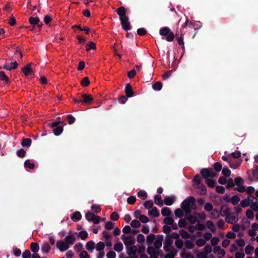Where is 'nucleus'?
<instances>
[{
    "label": "nucleus",
    "mask_w": 258,
    "mask_h": 258,
    "mask_svg": "<svg viewBox=\"0 0 258 258\" xmlns=\"http://www.w3.org/2000/svg\"><path fill=\"white\" fill-rule=\"evenodd\" d=\"M81 218H82V215H81L80 212H78V211H76V212H74L71 217V219L73 221L80 220L81 219Z\"/></svg>",
    "instance_id": "obj_26"
},
{
    "label": "nucleus",
    "mask_w": 258,
    "mask_h": 258,
    "mask_svg": "<svg viewBox=\"0 0 258 258\" xmlns=\"http://www.w3.org/2000/svg\"><path fill=\"white\" fill-rule=\"evenodd\" d=\"M219 217V213L217 209H215L211 213V217L212 219H216Z\"/></svg>",
    "instance_id": "obj_46"
},
{
    "label": "nucleus",
    "mask_w": 258,
    "mask_h": 258,
    "mask_svg": "<svg viewBox=\"0 0 258 258\" xmlns=\"http://www.w3.org/2000/svg\"><path fill=\"white\" fill-rule=\"evenodd\" d=\"M162 85L160 82H156L152 85V88L155 91H160L161 90Z\"/></svg>",
    "instance_id": "obj_31"
},
{
    "label": "nucleus",
    "mask_w": 258,
    "mask_h": 258,
    "mask_svg": "<svg viewBox=\"0 0 258 258\" xmlns=\"http://www.w3.org/2000/svg\"><path fill=\"white\" fill-rule=\"evenodd\" d=\"M201 174L204 179H208L209 177H215L217 176V173L213 171L212 168H203L201 170Z\"/></svg>",
    "instance_id": "obj_4"
},
{
    "label": "nucleus",
    "mask_w": 258,
    "mask_h": 258,
    "mask_svg": "<svg viewBox=\"0 0 258 258\" xmlns=\"http://www.w3.org/2000/svg\"><path fill=\"white\" fill-rule=\"evenodd\" d=\"M171 212L168 208L164 207L161 210V214L165 217H167L170 215Z\"/></svg>",
    "instance_id": "obj_32"
},
{
    "label": "nucleus",
    "mask_w": 258,
    "mask_h": 258,
    "mask_svg": "<svg viewBox=\"0 0 258 258\" xmlns=\"http://www.w3.org/2000/svg\"><path fill=\"white\" fill-rule=\"evenodd\" d=\"M127 249V253L128 255L132 256V255H135L136 254V253L137 252L138 249L136 246L135 245H132L131 246H129L128 245V248L126 247Z\"/></svg>",
    "instance_id": "obj_14"
},
{
    "label": "nucleus",
    "mask_w": 258,
    "mask_h": 258,
    "mask_svg": "<svg viewBox=\"0 0 258 258\" xmlns=\"http://www.w3.org/2000/svg\"><path fill=\"white\" fill-rule=\"evenodd\" d=\"M246 216L249 219L252 220L254 218V214L253 211L250 209H248L246 211Z\"/></svg>",
    "instance_id": "obj_48"
},
{
    "label": "nucleus",
    "mask_w": 258,
    "mask_h": 258,
    "mask_svg": "<svg viewBox=\"0 0 258 258\" xmlns=\"http://www.w3.org/2000/svg\"><path fill=\"white\" fill-rule=\"evenodd\" d=\"M229 164L230 167L231 168L236 169L240 165L241 163L239 162H231L229 161Z\"/></svg>",
    "instance_id": "obj_57"
},
{
    "label": "nucleus",
    "mask_w": 258,
    "mask_h": 258,
    "mask_svg": "<svg viewBox=\"0 0 258 258\" xmlns=\"http://www.w3.org/2000/svg\"><path fill=\"white\" fill-rule=\"evenodd\" d=\"M91 210L93 211V213H98L101 211V209L99 206L96 205H93L91 207Z\"/></svg>",
    "instance_id": "obj_59"
},
{
    "label": "nucleus",
    "mask_w": 258,
    "mask_h": 258,
    "mask_svg": "<svg viewBox=\"0 0 258 258\" xmlns=\"http://www.w3.org/2000/svg\"><path fill=\"white\" fill-rule=\"evenodd\" d=\"M31 63L27 64L22 70V72L26 76L34 74L33 71L31 68Z\"/></svg>",
    "instance_id": "obj_9"
},
{
    "label": "nucleus",
    "mask_w": 258,
    "mask_h": 258,
    "mask_svg": "<svg viewBox=\"0 0 258 258\" xmlns=\"http://www.w3.org/2000/svg\"><path fill=\"white\" fill-rule=\"evenodd\" d=\"M222 168V164L220 162H216L214 164V169L216 172H220Z\"/></svg>",
    "instance_id": "obj_53"
},
{
    "label": "nucleus",
    "mask_w": 258,
    "mask_h": 258,
    "mask_svg": "<svg viewBox=\"0 0 258 258\" xmlns=\"http://www.w3.org/2000/svg\"><path fill=\"white\" fill-rule=\"evenodd\" d=\"M155 236L153 234H150L149 235H148L147 237V244L148 245L151 244L153 242L155 239Z\"/></svg>",
    "instance_id": "obj_38"
},
{
    "label": "nucleus",
    "mask_w": 258,
    "mask_h": 258,
    "mask_svg": "<svg viewBox=\"0 0 258 258\" xmlns=\"http://www.w3.org/2000/svg\"><path fill=\"white\" fill-rule=\"evenodd\" d=\"M155 203L159 207H162L163 205V202L161 199V196L159 195H155L154 197Z\"/></svg>",
    "instance_id": "obj_19"
},
{
    "label": "nucleus",
    "mask_w": 258,
    "mask_h": 258,
    "mask_svg": "<svg viewBox=\"0 0 258 258\" xmlns=\"http://www.w3.org/2000/svg\"><path fill=\"white\" fill-rule=\"evenodd\" d=\"M214 252L218 253V255L224 256L225 254V251L224 249H221L220 246H216L214 248Z\"/></svg>",
    "instance_id": "obj_16"
},
{
    "label": "nucleus",
    "mask_w": 258,
    "mask_h": 258,
    "mask_svg": "<svg viewBox=\"0 0 258 258\" xmlns=\"http://www.w3.org/2000/svg\"><path fill=\"white\" fill-rule=\"evenodd\" d=\"M205 210L208 212L211 211L213 209V205L211 203H206L205 204Z\"/></svg>",
    "instance_id": "obj_64"
},
{
    "label": "nucleus",
    "mask_w": 258,
    "mask_h": 258,
    "mask_svg": "<svg viewBox=\"0 0 258 258\" xmlns=\"http://www.w3.org/2000/svg\"><path fill=\"white\" fill-rule=\"evenodd\" d=\"M86 51H89L91 49H96V45L95 43L93 42L90 41L89 42L86 46Z\"/></svg>",
    "instance_id": "obj_34"
},
{
    "label": "nucleus",
    "mask_w": 258,
    "mask_h": 258,
    "mask_svg": "<svg viewBox=\"0 0 258 258\" xmlns=\"http://www.w3.org/2000/svg\"><path fill=\"white\" fill-rule=\"evenodd\" d=\"M206 183L208 185V186L210 187L213 188L215 187L216 184V182L215 180L211 179H206Z\"/></svg>",
    "instance_id": "obj_39"
},
{
    "label": "nucleus",
    "mask_w": 258,
    "mask_h": 258,
    "mask_svg": "<svg viewBox=\"0 0 258 258\" xmlns=\"http://www.w3.org/2000/svg\"><path fill=\"white\" fill-rule=\"evenodd\" d=\"M197 192L201 195H205L207 193V189L203 183L197 185Z\"/></svg>",
    "instance_id": "obj_12"
},
{
    "label": "nucleus",
    "mask_w": 258,
    "mask_h": 258,
    "mask_svg": "<svg viewBox=\"0 0 258 258\" xmlns=\"http://www.w3.org/2000/svg\"><path fill=\"white\" fill-rule=\"evenodd\" d=\"M250 203L249 197H247L241 201L240 205L243 208H245L250 206Z\"/></svg>",
    "instance_id": "obj_22"
},
{
    "label": "nucleus",
    "mask_w": 258,
    "mask_h": 258,
    "mask_svg": "<svg viewBox=\"0 0 258 258\" xmlns=\"http://www.w3.org/2000/svg\"><path fill=\"white\" fill-rule=\"evenodd\" d=\"M26 151L22 148L17 152V155L20 158H23L25 156Z\"/></svg>",
    "instance_id": "obj_56"
},
{
    "label": "nucleus",
    "mask_w": 258,
    "mask_h": 258,
    "mask_svg": "<svg viewBox=\"0 0 258 258\" xmlns=\"http://www.w3.org/2000/svg\"><path fill=\"white\" fill-rule=\"evenodd\" d=\"M207 228L210 229L212 232L216 231V228L214 223L212 221H207L206 222Z\"/></svg>",
    "instance_id": "obj_27"
},
{
    "label": "nucleus",
    "mask_w": 258,
    "mask_h": 258,
    "mask_svg": "<svg viewBox=\"0 0 258 258\" xmlns=\"http://www.w3.org/2000/svg\"><path fill=\"white\" fill-rule=\"evenodd\" d=\"M65 123L63 121H55L51 123L50 126L53 128L52 131L55 136L60 135L63 131V126Z\"/></svg>",
    "instance_id": "obj_3"
},
{
    "label": "nucleus",
    "mask_w": 258,
    "mask_h": 258,
    "mask_svg": "<svg viewBox=\"0 0 258 258\" xmlns=\"http://www.w3.org/2000/svg\"><path fill=\"white\" fill-rule=\"evenodd\" d=\"M148 214L154 217H158L160 215L159 212L156 207H153L151 210L149 211Z\"/></svg>",
    "instance_id": "obj_21"
},
{
    "label": "nucleus",
    "mask_w": 258,
    "mask_h": 258,
    "mask_svg": "<svg viewBox=\"0 0 258 258\" xmlns=\"http://www.w3.org/2000/svg\"><path fill=\"white\" fill-rule=\"evenodd\" d=\"M81 84L83 87H87L90 84V81L88 77H86L83 78L81 82Z\"/></svg>",
    "instance_id": "obj_43"
},
{
    "label": "nucleus",
    "mask_w": 258,
    "mask_h": 258,
    "mask_svg": "<svg viewBox=\"0 0 258 258\" xmlns=\"http://www.w3.org/2000/svg\"><path fill=\"white\" fill-rule=\"evenodd\" d=\"M18 63L17 62V61L12 62L10 63L5 64L3 67H1L0 69H6L8 71H11L12 70L16 69L18 67Z\"/></svg>",
    "instance_id": "obj_7"
},
{
    "label": "nucleus",
    "mask_w": 258,
    "mask_h": 258,
    "mask_svg": "<svg viewBox=\"0 0 258 258\" xmlns=\"http://www.w3.org/2000/svg\"><path fill=\"white\" fill-rule=\"evenodd\" d=\"M170 32V29L167 27L160 29L159 33L161 36H167Z\"/></svg>",
    "instance_id": "obj_23"
},
{
    "label": "nucleus",
    "mask_w": 258,
    "mask_h": 258,
    "mask_svg": "<svg viewBox=\"0 0 258 258\" xmlns=\"http://www.w3.org/2000/svg\"><path fill=\"white\" fill-rule=\"evenodd\" d=\"M39 18L37 17H30L29 19V23L33 25H37L39 22Z\"/></svg>",
    "instance_id": "obj_33"
},
{
    "label": "nucleus",
    "mask_w": 258,
    "mask_h": 258,
    "mask_svg": "<svg viewBox=\"0 0 258 258\" xmlns=\"http://www.w3.org/2000/svg\"><path fill=\"white\" fill-rule=\"evenodd\" d=\"M31 251L34 253H37L39 250V246L38 243L32 242L31 244Z\"/></svg>",
    "instance_id": "obj_25"
},
{
    "label": "nucleus",
    "mask_w": 258,
    "mask_h": 258,
    "mask_svg": "<svg viewBox=\"0 0 258 258\" xmlns=\"http://www.w3.org/2000/svg\"><path fill=\"white\" fill-rule=\"evenodd\" d=\"M164 223L166 225H171L173 224V222H174V220L171 217H166L163 220Z\"/></svg>",
    "instance_id": "obj_55"
},
{
    "label": "nucleus",
    "mask_w": 258,
    "mask_h": 258,
    "mask_svg": "<svg viewBox=\"0 0 258 258\" xmlns=\"http://www.w3.org/2000/svg\"><path fill=\"white\" fill-rule=\"evenodd\" d=\"M119 16V20L122 29L125 31L131 30V26L129 22V18L126 15V10L123 6L119 7L115 11Z\"/></svg>",
    "instance_id": "obj_1"
},
{
    "label": "nucleus",
    "mask_w": 258,
    "mask_h": 258,
    "mask_svg": "<svg viewBox=\"0 0 258 258\" xmlns=\"http://www.w3.org/2000/svg\"><path fill=\"white\" fill-rule=\"evenodd\" d=\"M64 240L68 245H72L74 243L75 238L72 235H67L66 236Z\"/></svg>",
    "instance_id": "obj_30"
},
{
    "label": "nucleus",
    "mask_w": 258,
    "mask_h": 258,
    "mask_svg": "<svg viewBox=\"0 0 258 258\" xmlns=\"http://www.w3.org/2000/svg\"><path fill=\"white\" fill-rule=\"evenodd\" d=\"M174 201V197H166L164 199V203L167 206H171L173 204Z\"/></svg>",
    "instance_id": "obj_17"
},
{
    "label": "nucleus",
    "mask_w": 258,
    "mask_h": 258,
    "mask_svg": "<svg viewBox=\"0 0 258 258\" xmlns=\"http://www.w3.org/2000/svg\"><path fill=\"white\" fill-rule=\"evenodd\" d=\"M235 185V183H234L233 179L231 178H230L228 179L226 187L228 189H230L231 187H233Z\"/></svg>",
    "instance_id": "obj_63"
},
{
    "label": "nucleus",
    "mask_w": 258,
    "mask_h": 258,
    "mask_svg": "<svg viewBox=\"0 0 258 258\" xmlns=\"http://www.w3.org/2000/svg\"><path fill=\"white\" fill-rule=\"evenodd\" d=\"M24 167L26 168L33 169L35 167V164L33 163H31L29 160H26L24 162Z\"/></svg>",
    "instance_id": "obj_35"
},
{
    "label": "nucleus",
    "mask_w": 258,
    "mask_h": 258,
    "mask_svg": "<svg viewBox=\"0 0 258 258\" xmlns=\"http://www.w3.org/2000/svg\"><path fill=\"white\" fill-rule=\"evenodd\" d=\"M184 243L185 247L187 249H192L195 246L194 243L189 240H186Z\"/></svg>",
    "instance_id": "obj_37"
},
{
    "label": "nucleus",
    "mask_w": 258,
    "mask_h": 258,
    "mask_svg": "<svg viewBox=\"0 0 258 258\" xmlns=\"http://www.w3.org/2000/svg\"><path fill=\"white\" fill-rule=\"evenodd\" d=\"M235 184L238 186L242 185L244 183L243 179L241 177H237L234 179Z\"/></svg>",
    "instance_id": "obj_52"
},
{
    "label": "nucleus",
    "mask_w": 258,
    "mask_h": 258,
    "mask_svg": "<svg viewBox=\"0 0 258 258\" xmlns=\"http://www.w3.org/2000/svg\"><path fill=\"white\" fill-rule=\"evenodd\" d=\"M240 201V198L237 196H233L231 198L230 202L234 205H236Z\"/></svg>",
    "instance_id": "obj_40"
},
{
    "label": "nucleus",
    "mask_w": 258,
    "mask_h": 258,
    "mask_svg": "<svg viewBox=\"0 0 258 258\" xmlns=\"http://www.w3.org/2000/svg\"><path fill=\"white\" fill-rule=\"evenodd\" d=\"M32 143V140L30 138H24L21 142V145L24 147H29Z\"/></svg>",
    "instance_id": "obj_18"
},
{
    "label": "nucleus",
    "mask_w": 258,
    "mask_h": 258,
    "mask_svg": "<svg viewBox=\"0 0 258 258\" xmlns=\"http://www.w3.org/2000/svg\"><path fill=\"white\" fill-rule=\"evenodd\" d=\"M163 240V236L162 235H158L157 239L154 243L155 247L157 249H159L161 247L162 242Z\"/></svg>",
    "instance_id": "obj_11"
},
{
    "label": "nucleus",
    "mask_w": 258,
    "mask_h": 258,
    "mask_svg": "<svg viewBox=\"0 0 258 258\" xmlns=\"http://www.w3.org/2000/svg\"><path fill=\"white\" fill-rule=\"evenodd\" d=\"M136 201V198L135 196H131L127 199V203L128 204L133 205Z\"/></svg>",
    "instance_id": "obj_62"
},
{
    "label": "nucleus",
    "mask_w": 258,
    "mask_h": 258,
    "mask_svg": "<svg viewBox=\"0 0 258 258\" xmlns=\"http://www.w3.org/2000/svg\"><path fill=\"white\" fill-rule=\"evenodd\" d=\"M174 213L175 216L180 218H181L184 216L183 210L179 208L176 209Z\"/></svg>",
    "instance_id": "obj_41"
},
{
    "label": "nucleus",
    "mask_w": 258,
    "mask_h": 258,
    "mask_svg": "<svg viewBox=\"0 0 258 258\" xmlns=\"http://www.w3.org/2000/svg\"><path fill=\"white\" fill-rule=\"evenodd\" d=\"M131 226L133 228H139L141 226L140 222L138 220H134L131 223Z\"/></svg>",
    "instance_id": "obj_44"
},
{
    "label": "nucleus",
    "mask_w": 258,
    "mask_h": 258,
    "mask_svg": "<svg viewBox=\"0 0 258 258\" xmlns=\"http://www.w3.org/2000/svg\"><path fill=\"white\" fill-rule=\"evenodd\" d=\"M237 219V215L235 213H229L227 215L225 220L226 222L229 223H232L233 221H234Z\"/></svg>",
    "instance_id": "obj_10"
},
{
    "label": "nucleus",
    "mask_w": 258,
    "mask_h": 258,
    "mask_svg": "<svg viewBox=\"0 0 258 258\" xmlns=\"http://www.w3.org/2000/svg\"><path fill=\"white\" fill-rule=\"evenodd\" d=\"M153 201L151 200L147 201L144 204L145 208L147 209H151L153 207Z\"/></svg>",
    "instance_id": "obj_50"
},
{
    "label": "nucleus",
    "mask_w": 258,
    "mask_h": 258,
    "mask_svg": "<svg viewBox=\"0 0 258 258\" xmlns=\"http://www.w3.org/2000/svg\"><path fill=\"white\" fill-rule=\"evenodd\" d=\"M94 213L88 211L85 214V218L88 221H91L94 216Z\"/></svg>",
    "instance_id": "obj_54"
},
{
    "label": "nucleus",
    "mask_w": 258,
    "mask_h": 258,
    "mask_svg": "<svg viewBox=\"0 0 258 258\" xmlns=\"http://www.w3.org/2000/svg\"><path fill=\"white\" fill-rule=\"evenodd\" d=\"M222 173L225 177H229L231 175V171L227 168H224L222 169Z\"/></svg>",
    "instance_id": "obj_51"
},
{
    "label": "nucleus",
    "mask_w": 258,
    "mask_h": 258,
    "mask_svg": "<svg viewBox=\"0 0 258 258\" xmlns=\"http://www.w3.org/2000/svg\"><path fill=\"white\" fill-rule=\"evenodd\" d=\"M114 249L117 252H120L123 249V245L121 242H118L114 244Z\"/></svg>",
    "instance_id": "obj_36"
},
{
    "label": "nucleus",
    "mask_w": 258,
    "mask_h": 258,
    "mask_svg": "<svg viewBox=\"0 0 258 258\" xmlns=\"http://www.w3.org/2000/svg\"><path fill=\"white\" fill-rule=\"evenodd\" d=\"M147 252L150 255V256L153 254L159 255L160 254V252L159 251L156 250L154 247L151 246H148Z\"/></svg>",
    "instance_id": "obj_20"
},
{
    "label": "nucleus",
    "mask_w": 258,
    "mask_h": 258,
    "mask_svg": "<svg viewBox=\"0 0 258 258\" xmlns=\"http://www.w3.org/2000/svg\"><path fill=\"white\" fill-rule=\"evenodd\" d=\"M172 244L173 240L170 238V237L166 236L163 246V248L165 251L169 252L170 250V248L172 247Z\"/></svg>",
    "instance_id": "obj_6"
},
{
    "label": "nucleus",
    "mask_w": 258,
    "mask_h": 258,
    "mask_svg": "<svg viewBox=\"0 0 258 258\" xmlns=\"http://www.w3.org/2000/svg\"><path fill=\"white\" fill-rule=\"evenodd\" d=\"M56 246L61 252H63L69 248V245L62 240L57 241L56 242Z\"/></svg>",
    "instance_id": "obj_5"
},
{
    "label": "nucleus",
    "mask_w": 258,
    "mask_h": 258,
    "mask_svg": "<svg viewBox=\"0 0 258 258\" xmlns=\"http://www.w3.org/2000/svg\"><path fill=\"white\" fill-rule=\"evenodd\" d=\"M250 208L255 212H258V201L253 202L250 203Z\"/></svg>",
    "instance_id": "obj_49"
},
{
    "label": "nucleus",
    "mask_w": 258,
    "mask_h": 258,
    "mask_svg": "<svg viewBox=\"0 0 258 258\" xmlns=\"http://www.w3.org/2000/svg\"><path fill=\"white\" fill-rule=\"evenodd\" d=\"M51 249L48 242L44 243L41 246V250L45 253H48Z\"/></svg>",
    "instance_id": "obj_24"
},
{
    "label": "nucleus",
    "mask_w": 258,
    "mask_h": 258,
    "mask_svg": "<svg viewBox=\"0 0 258 258\" xmlns=\"http://www.w3.org/2000/svg\"><path fill=\"white\" fill-rule=\"evenodd\" d=\"M230 208H229L227 205H223L221 207V213L223 217L228 215L230 211Z\"/></svg>",
    "instance_id": "obj_15"
},
{
    "label": "nucleus",
    "mask_w": 258,
    "mask_h": 258,
    "mask_svg": "<svg viewBox=\"0 0 258 258\" xmlns=\"http://www.w3.org/2000/svg\"><path fill=\"white\" fill-rule=\"evenodd\" d=\"M125 93L127 97H131L134 95V92L132 89V86L129 83L125 85Z\"/></svg>",
    "instance_id": "obj_13"
},
{
    "label": "nucleus",
    "mask_w": 258,
    "mask_h": 258,
    "mask_svg": "<svg viewBox=\"0 0 258 258\" xmlns=\"http://www.w3.org/2000/svg\"><path fill=\"white\" fill-rule=\"evenodd\" d=\"M94 246L95 243L92 240L87 242L86 244V248L89 251H93L94 249Z\"/></svg>",
    "instance_id": "obj_29"
},
{
    "label": "nucleus",
    "mask_w": 258,
    "mask_h": 258,
    "mask_svg": "<svg viewBox=\"0 0 258 258\" xmlns=\"http://www.w3.org/2000/svg\"><path fill=\"white\" fill-rule=\"evenodd\" d=\"M114 225V223L111 222V221H107L105 223V228L107 230H111L112 229Z\"/></svg>",
    "instance_id": "obj_58"
},
{
    "label": "nucleus",
    "mask_w": 258,
    "mask_h": 258,
    "mask_svg": "<svg viewBox=\"0 0 258 258\" xmlns=\"http://www.w3.org/2000/svg\"><path fill=\"white\" fill-rule=\"evenodd\" d=\"M179 233L181 236L184 239L188 238L190 236L189 234L183 229L180 230Z\"/></svg>",
    "instance_id": "obj_42"
},
{
    "label": "nucleus",
    "mask_w": 258,
    "mask_h": 258,
    "mask_svg": "<svg viewBox=\"0 0 258 258\" xmlns=\"http://www.w3.org/2000/svg\"><path fill=\"white\" fill-rule=\"evenodd\" d=\"M137 34L140 36H144L147 33V30L144 28H139L137 31Z\"/></svg>",
    "instance_id": "obj_61"
},
{
    "label": "nucleus",
    "mask_w": 258,
    "mask_h": 258,
    "mask_svg": "<svg viewBox=\"0 0 258 258\" xmlns=\"http://www.w3.org/2000/svg\"><path fill=\"white\" fill-rule=\"evenodd\" d=\"M0 80L5 81L6 83H10V79L9 77L6 75L5 73L3 71L0 72Z\"/></svg>",
    "instance_id": "obj_28"
},
{
    "label": "nucleus",
    "mask_w": 258,
    "mask_h": 258,
    "mask_svg": "<svg viewBox=\"0 0 258 258\" xmlns=\"http://www.w3.org/2000/svg\"><path fill=\"white\" fill-rule=\"evenodd\" d=\"M195 198L192 196H190L181 203V207L186 215H188L191 213V207L195 206Z\"/></svg>",
    "instance_id": "obj_2"
},
{
    "label": "nucleus",
    "mask_w": 258,
    "mask_h": 258,
    "mask_svg": "<svg viewBox=\"0 0 258 258\" xmlns=\"http://www.w3.org/2000/svg\"><path fill=\"white\" fill-rule=\"evenodd\" d=\"M78 236L82 240H85L88 237V234L86 231H81L80 232H79Z\"/></svg>",
    "instance_id": "obj_45"
},
{
    "label": "nucleus",
    "mask_w": 258,
    "mask_h": 258,
    "mask_svg": "<svg viewBox=\"0 0 258 258\" xmlns=\"http://www.w3.org/2000/svg\"><path fill=\"white\" fill-rule=\"evenodd\" d=\"M82 98H83L82 103L85 104H89L93 100V98L91 95L86 93H83L82 95Z\"/></svg>",
    "instance_id": "obj_8"
},
{
    "label": "nucleus",
    "mask_w": 258,
    "mask_h": 258,
    "mask_svg": "<svg viewBox=\"0 0 258 258\" xmlns=\"http://www.w3.org/2000/svg\"><path fill=\"white\" fill-rule=\"evenodd\" d=\"M254 247L251 245H247L245 248V252L247 254H249L253 250Z\"/></svg>",
    "instance_id": "obj_60"
},
{
    "label": "nucleus",
    "mask_w": 258,
    "mask_h": 258,
    "mask_svg": "<svg viewBox=\"0 0 258 258\" xmlns=\"http://www.w3.org/2000/svg\"><path fill=\"white\" fill-rule=\"evenodd\" d=\"M104 247H105L104 243L102 241H100L97 244V245L96 246V249L97 251H102L103 250V249L104 248Z\"/></svg>",
    "instance_id": "obj_47"
}]
</instances>
